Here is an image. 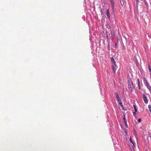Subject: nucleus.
I'll list each match as a JSON object with an SVG mask.
<instances>
[{"instance_id": "f257e3e1", "label": "nucleus", "mask_w": 151, "mask_h": 151, "mask_svg": "<svg viewBox=\"0 0 151 151\" xmlns=\"http://www.w3.org/2000/svg\"><path fill=\"white\" fill-rule=\"evenodd\" d=\"M132 84V85H133V83L132 81H131L130 82V81H128V87L129 88V90L131 92H132V90L131 88V84Z\"/></svg>"}, {"instance_id": "f03ea898", "label": "nucleus", "mask_w": 151, "mask_h": 151, "mask_svg": "<svg viewBox=\"0 0 151 151\" xmlns=\"http://www.w3.org/2000/svg\"><path fill=\"white\" fill-rule=\"evenodd\" d=\"M143 99L145 104H147L148 101L147 97L145 96V94L143 95Z\"/></svg>"}, {"instance_id": "7ed1b4c3", "label": "nucleus", "mask_w": 151, "mask_h": 151, "mask_svg": "<svg viewBox=\"0 0 151 151\" xmlns=\"http://www.w3.org/2000/svg\"><path fill=\"white\" fill-rule=\"evenodd\" d=\"M123 119L124 120V122L125 123V125L126 126V127H127V122L125 120V115H123Z\"/></svg>"}, {"instance_id": "20e7f679", "label": "nucleus", "mask_w": 151, "mask_h": 151, "mask_svg": "<svg viewBox=\"0 0 151 151\" xmlns=\"http://www.w3.org/2000/svg\"><path fill=\"white\" fill-rule=\"evenodd\" d=\"M106 15L107 17L109 18H110V13L109 11V9H108L107 11Z\"/></svg>"}, {"instance_id": "39448f33", "label": "nucleus", "mask_w": 151, "mask_h": 151, "mask_svg": "<svg viewBox=\"0 0 151 151\" xmlns=\"http://www.w3.org/2000/svg\"><path fill=\"white\" fill-rule=\"evenodd\" d=\"M111 37L112 38H113L114 37V36H115L114 32L112 30H111Z\"/></svg>"}, {"instance_id": "423d86ee", "label": "nucleus", "mask_w": 151, "mask_h": 151, "mask_svg": "<svg viewBox=\"0 0 151 151\" xmlns=\"http://www.w3.org/2000/svg\"><path fill=\"white\" fill-rule=\"evenodd\" d=\"M148 68L149 69V72L150 73V74H151V68L150 65L149 64H148Z\"/></svg>"}, {"instance_id": "0eeeda50", "label": "nucleus", "mask_w": 151, "mask_h": 151, "mask_svg": "<svg viewBox=\"0 0 151 151\" xmlns=\"http://www.w3.org/2000/svg\"><path fill=\"white\" fill-rule=\"evenodd\" d=\"M144 83L145 84V85H146L147 84H148L149 83L145 78L144 79Z\"/></svg>"}, {"instance_id": "6e6552de", "label": "nucleus", "mask_w": 151, "mask_h": 151, "mask_svg": "<svg viewBox=\"0 0 151 151\" xmlns=\"http://www.w3.org/2000/svg\"><path fill=\"white\" fill-rule=\"evenodd\" d=\"M130 141L131 143H132V144L133 145V147H135L134 143L132 142V139L131 138H130Z\"/></svg>"}, {"instance_id": "1a4fd4ad", "label": "nucleus", "mask_w": 151, "mask_h": 151, "mask_svg": "<svg viewBox=\"0 0 151 151\" xmlns=\"http://www.w3.org/2000/svg\"><path fill=\"white\" fill-rule=\"evenodd\" d=\"M112 68L114 73H115L116 72V68H115V67L114 66H112Z\"/></svg>"}, {"instance_id": "9d476101", "label": "nucleus", "mask_w": 151, "mask_h": 151, "mask_svg": "<svg viewBox=\"0 0 151 151\" xmlns=\"http://www.w3.org/2000/svg\"><path fill=\"white\" fill-rule=\"evenodd\" d=\"M111 7L112 8V10H113L114 9V2H112L111 3Z\"/></svg>"}, {"instance_id": "9b49d317", "label": "nucleus", "mask_w": 151, "mask_h": 151, "mask_svg": "<svg viewBox=\"0 0 151 151\" xmlns=\"http://www.w3.org/2000/svg\"><path fill=\"white\" fill-rule=\"evenodd\" d=\"M119 104L120 106L122 107H123V104H122V101L121 100V101H119Z\"/></svg>"}, {"instance_id": "f8f14e48", "label": "nucleus", "mask_w": 151, "mask_h": 151, "mask_svg": "<svg viewBox=\"0 0 151 151\" xmlns=\"http://www.w3.org/2000/svg\"><path fill=\"white\" fill-rule=\"evenodd\" d=\"M121 3V4L122 6H123L124 5V3L123 1V0H120Z\"/></svg>"}, {"instance_id": "ddd939ff", "label": "nucleus", "mask_w": 151, "mask_h": 151, "mask_svg": "<svg viewBox=\"0 0 151 151\" xmlns=\"http://www.w3.org/2000/svg\"><path fill=\"white\" fill-rule=\"evenodd\" d=\"M133 107L134 109L135 110V111L136 112H137V109L136 108V106L135 105H133Z\"/></svg>"}, {"instance_id": "4468645a", "label": "nucleus", "mask_w": 151, "mask_h": 151, "mask_svg": "<svg viewBox=\"0 0 151 151\" xmlns=\"http://www.w3.org/2000/svg\"><path fill=\"white\" fill-rule=\"evenodd\" d=\"M148 89H149V91L150 92V93L151 94V86H150L148 87L147 88Z\"/></svg>"}, {"instance_id": "2eb2a0df", "label": "nucleus", "mask_w": 151, "mask_h": 151, "mask_svg": "<svg viewBox=\"0 0 151 151\" xmlns=\"http://www.w3.org/2000/svg\"><path fill=\"white\" fill-rule=\"evenodd\" d=\"M148 108L149 110V111L151 113V106L150 105H149L148 106Z\"/></svg>"}, {"instance_id": "dca6fc26", "label": "nucleus", "mask_w": 151, "mask_h": 151, "mask_svg": "<svg viewBox=\"0 0 151 151\" xmlns=\"http://www.w3.org/2000/svg\"><path fill=\"white\" fill-rule=\"evenodd\" d=\"M111 61L112 62H114L115 61V60H114V58L113 57H111Z\"/></svg>"}, {"instance_id": "f3484780", "label": "nucleus", "mask_w": 151, "mask_h": 151, "mask_svg": "<svg viewBox=\"0 0 151 151\" xmlns=\"http://www.w3.org/2000/svg\"><path fill=\"white\" fill-rule=\"evenodd\" d=\"M138 86L139 89H140V82H138Z\"/></svg>"}, {"instance_id": "a211bd4d", "label": "nucleus", "mask_w": 151, "mask_h": 151, "mask_svg": "<svg viewBox=\"0 0 151 151\" xmlns=\"http://www.w3.org/2000/svg\"><path fill=\"white\" fill-rule=\"evenodd\" d=\"M116 98H118V97H119V96L118 95V94L117 92H116Z\"/></svg>"}, {"instance_id": "6ab92c4d", "label": "nucleus", "mask_w": 151, "mask_h": 151, "mask_svg": "<svg viewBox=\"0 0 151 151\" xmlns=\"http://www.w3.org/2000/svg\"><path fill=\"white\" fill-rule=\"evenodd\" d=\"M117 100H118V101H121V99H120V98L119 97H118V98H117Z\"/></svg>"}, {"instance_id": "aec40b11", "label": "nucleus", "mask_w": 151, "mask_h": 151, "mask_svg": "<svg viewBox=\"0 0 151 151\" xmlns=\"http://www.w3.org/2000/svg\"><path fill=\"white\" fill-rule=\"evenodd\" d=\"M139 0H136V2H137V3H136L137 8V5H138V3Z\"/></svg>"}, {"instance_id": "412c9836", "label": "nucleus", "mask_w": 151, "mask_h": 151, "mask_svg": "<svg viewBox=\"0 0 151 151\" xmlns=\"http://www.w3.org/2000/svg\"><path fill=\"white\" fill-rule=\"evenodd\" d=\"M136 112L135 111V112H133V114H134V116H135L136 115V112Z\"/></svg>"}, {"instance_id": "4be33fe9", "label": "nucleus", "mask_w": 151, "mask_h": 151, "mask_svg": "<svg viewBox=\"0 0 151 151\" xmlns=\"http://www.w3.org/2000/svg\"><path fill=\"white\" fill-rule=\"evenodd\" d=\"M146 86L147 88L149 86H150V85L149 84V83L148 84H147L146 85Z\"/></svg>"}, {"instance_id": "5701e85b", "label": "nucleus", "mask_w": 151, "mask_h": 151, "mask_svg": "<svg viewBox=\"0 0 151 151\" xmlns=\"http://www.w3.org/2000/svg\"><path fill=\"white\" fill-rule=\"evenodd\" d=\"M141 119H140H140H138V122H141Z\"/></svg>"}, {"instance_id": "b1692460", "label": "nucleus", "mask_w": 151, "mask_h": 151, "mask_svg": "<svg viewBox=\"0 0 151 151\" xmlns=\"http://www.w3.org/2000/svg\"><path fill=\"white\" fill-rule=\"evenodd\" d=\"M114 64V65L115 66H116V63L115 62V61H114V62H113Z\"/></svg>"}, {"instance_id": "393cba45", "label": "nucleus", "mask_w": 151, "mask_h": 151, "mask_svg": "<svg viewBox=\"0 0 151 151\" xmlns=\"http://www.w3.org/2000/svg\"><path fill=\"white\" fill-rule=\"evenodd\" d=\"M110 1L111 2V3H112V2H114L113 0H110Z\"/></svg>"}, {"instance_id": "a878e982", "label": "nucleus", "mask_w": 151, "mask_h": 151, "mask_svg": "<svg viewBox=\"0 0 151 151\" xmlns=\"http://www.w3.org/2000/svg\"><path fill=\"white\" fill-rule=\"evenodd\" d=\"M115 44V47H117V44L116 43Z\"/></svg>"}, {"instance_id": "bb28decb", "label": "nucleus", "mask_w": 151, "mask_h": 151, "mask_svg": "<svg viewBox=\"0 0 151 151\" xmlns=\"http://www.w3.org/2000/svg\"><path fill=\"white\" fill-rule=\"evenodd\" d=\"M137 80L138 81V82H139V79H137Z\"/></svg>"}, {"instance_id": "cd10ccee", "label": "nucleus", "mask_w": 151, "mask_h": 151, "mask_svg": "<svg viewBox=\"0 0 151 151\" xmlns=\"http://www.w3.org/2000/svg\"><path fill=\"white\" fill-rule=\"evenodd\" d=\"M106 37H108V35H107Z\"/></svg>"}]
</instances>
